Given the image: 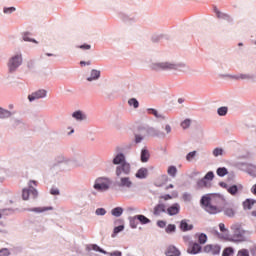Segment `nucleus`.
Returning a JSON list of instances; mask_svg holds the SVG:
<instances>
[{"label": "nucleus", "mask_w": 256, "mask_h": 256, "mask_svg": "<svg viewBox=\"0 0 256 256\" xmlns=\"http://www.w3.org/2000/svg\"><path fill=\"white\" fill-rule=\"evenodd\" d=\"M202 206H204L205 211L211 215H217L223 211V205H225V198L221 195H214L212 197L203 196L200 200Z\"/></svg>", "instance_id": "nucleus-1"}, {"label": "nucleus", "mask_w": 256, "mask_h": 256, "mask_svg": "<svg viewBox=\"0 0 256 256\" xmlns=\"http://www.w3.org/2000/svg\"><path fill=\"white\" fill-rule=\"evenodd\" d=\"M129 173H131V165L129 163L116 167V177L119 179L116 181L118 187H125L126 189L133 187V181H131L130 177L126 176Z\"/></svg>", "instance_id": "nucleus-2"}, {"label": "nucleus", "mask_w": 256, "mask_h": 256, "mask_svg": "<svg viewBox=\"0 0 256 256\" xmlns=\"http://www.w3.org/2000/svg\"><path fill=\"white\" fill-rule=\"evenodd\" d=\"M233 235L230 237L229 241L232 243H245L249 237V231L244 230L241 226L234 225L231 227Z\"/></svg>", "instance_id": "nucleus-3"}, {"label": "nucleus", "mask_w": 256, "mask_h": 256, "mask_svg": "<svg viewBox=\"0 0 256 256\" xmlns=\"http://www.w3.org/2000/svg\"><path fill=\"white\" fill-rule=\"evenodd\" d=\"M33 183V185H37V181L35 180H31L29 182V189L24 188L22 190V198L24 201H28L29 200V195H32V197L37 198L38 192L37 189L33 188V186L31 185Z\"/></svg>", "instance_id": "nucleus-4"}, {"label": "nucleus", "mask_w": 256, "mask_h": 256, "mask_svg": "<svg viewBox=\"0 0 256 256\" xmlns=\"http://www.w3.org/2000/svg\"><path fill=\"white\" fill-rule=\"evenodd\" d=\"M23 63V56L21 54H16L15 56L11 57L8 62V69L10 73L13 71H17V68Z\"/></svg>", "instance_id": "nucleus-5"}, {"label": "nucleus", "mask_w": 256, "mask_h": 256, "mask_svg": "<svg viewBox=\"0 0 256 256\" xmlns=\"http://www.w3.org/2000/svg\"><path fill=\"white\" fill-rule=\"evenodd\" d=\"M179 67H181V65H176L169 62H162L153 64L152 69H154V71H168L171 69H179Z\"/></svg>", "instance_id": "nucleus-6"}, {"label": "nucleus", "mask_w": 256, "mask_h": 256, "mask_svg": "<svg viewBox=\"0 0 256 256\" xmlns=\"http://www.w3.org/2000/svg\"><path fill=\"white\" fill-rule=\"evenodd\" d=\"M109 179L107 178H98L95 181L94 184V189H96V191H107V189H109Z\"/></svg>", "instance_id": "nucleus-7"}, {"label": "nucleus", "mask_w": 256, "mask_h": 256, "mask_svg": "<svg viewBox=\"0 0 256 256\" xmlns=\"http://www.w3.org/2000/svg\"><path fill=\"white\" fill-rule=\"evenodd\" d=\"M203 251L209 255H219V253H221V246L217 244H207L204 246Z\"/></svg>", "instance_id": "nucleus-8"}, {"label": "nucleus", "mask_w": 256, "mask_h": 256, "mask_svg": "<svg viewBox=\"0 0 256 256\" xmlns=\"http://www.w3.org/2000/svg\"><path fill=\"white\" fill-rule=\"evenodd\" d=\"M45 97H47V90H45V89H40V90H38V91L33 92L32 94H30V95L28 96V99H29V101H35V100H37V99H43V98H45Z\"/></svg>", "instance_id": "nucleus-9"}, {"label": "nucleus", "mask_w": 256, "mask_h": 256, "mask_svg": "<svg viewBox=\"0 0 256 256\" xmlns=\"http://www.w3.org/2000/svg\"><path fill=\"white\" fill-rule=\"evenodd\" d=\"M201 245L197 242H189L188 244V253H190V255H197V253H201Z\"/></svg>", "instance_id": "nucleus-10"}, {"label": "nucleus", "mask_w": 256, "mask_h": 256, "mask_svg": "<svg viewBox=\"0 0 256 256\" xmlns=\"http://www.w3.org/2000/svg\"><path fill=\"white\" fill-rule=\"evenodd\" d=\"M255 203H256L255 199L247 198L245 201L242 202V207L244 211H251Z\"/></svg>", "instance_id": "nucleus-11"}, {"label": "nucleus", "mask_w": 256, "mask_h": 256, "mask_svg": "<svg viewBox=\"0 0 256 256\" xmlns=\"http://www.w3.org/2000/svg\"><path fill=\"white\" fill-rule=\"evenodd\" d=\"M179 211H181V206L178 203H175L167 208V213L170 216L179 215Z\"/></svg>", "instance_id": "nucleus-12"}, {"label": "nucleus", "mask_w": 256, "mask_h": 256, "mask_svg": "<svg viewBox=\"0 0 256 256\" xmlns=\"http://www.w3.org/2000/svg\"><path fill=\"white\" fill-rule=\"evenodd\" d=\"M232 79H235L236 81L242 80V81H251V79H254L255 76L253 74H238L231 76Z\"/></svg>", "instance_id": "nucleus-13"}, {"label": "nucleus", "mask_w": 256, "mask_h": 256, "mask_svg": "<svg viewBox=\"0 0 256 256\" xmlns=\"http://www.w3.org/2000/svg\"><path fill=\"white\" fill-rule=\"evenodd\" d=\"M222 211H224V215L227 217H235V209L227 205V202L222 206Z\"/></svg>", "instance_id": "nucleus-14"}, {"label": "nucleus", "mask_w": 256, "mask_h": 256, "mask_svg": "<svg viewBox=\"0 0 256 256\" xmlns=\"http://www.w3.org/2000/svg\"><path fill=\"white\" fill-rule=\"evenodd\" d=\"M180 229L183 232L191 231L193 229V224H189V220H187V219L181 220Z\"/></svg>", "instance_id": "nucleus-15"}, {"label": "nucleus", "mask_w": 256, "mask_h": 256, "mask_svg": "<svg viewBox=\"0 0 256 256\" xmlns=\"http://www.w3.org/2000/svg\"><path fill=\"white\" fill-rule=\"evenodd\" d=\"M169 181V176L162 175L155 180L156 187H163Z\"/></svg>", "instance_id": "nucleus-16"}, {"label": "nucleus", "mask_w": 256, "mask_h": 256, "mask_svg": "<svg viewBox=\"0 0 256 256\" xmlns=\"http://www.w3.org/2000/svg\"><path fill=\"white\" fill-rule=\"evenodd\" d=\"M165 255L167 256H179L181 255V252L179 251V249H177V247L175 246H169L165 252Z\"/></svg>", "instance_id": "nucleus-17"}, {"label": "nucleus", "mask_w": 256, "mask_h": 256, "mask_svg": "<svg viewBox=\"0 0 256 256\" xmlns=\"http://www.w3.org/2000/svg\"><path fill=\"white\" fill-rule=\"evenodd\" d=\"M125 155L123 154H118L115 156V158L113 159V165H125Z\"/></svg>", "instance_id": "nucleus-18"}, {"label": "nucleus", "mask_w": 256, "mask_h": 256, "mask_svg": "<svg viewBox=\"0 0 256 256\" xmlns=\"http://www.w3.org/2000/svg\"><path fill=\"white\" fill-rule=\"evenodd\" d=\"M214 12L216 13L218 19H225L226 21H233V19H231V16L229 14H225L221 11H219V9L214 8Z\"/></svg>", "instance_id": "nucleus-19"}, {"label": "nucleus", "mask_w": 256, "mask_h": 256, "mask_svg": "<svg viewBox=\"0 0 256 256\" xmlns=\"http://www.w3.org/2000/svg\"><path fill=\"white\" fill-rule=\"evenodd\" d=\"M86 251H98L99 253L107 254V251L101 249L97 244H89L86 246Z\"/></svg>", "instance_id": "nucleus-20"}, {"label": "nucleus", "mask_w": 256, "mask_h": 256, "mask_svg": "<svg viewBox=\"0 0 256 256\" xmlns=\"http://www.w3.org/2000/svg\"><path fill=\"white\" fill-rule=\"evenodd\" d=\"M203 187H206L207 189H209V187H211V183L209 181H207L205 178H202L201 180H198V182H197L198 189H203Z\"/></svg>", "instance_id": "nucleus-21"}, {"label": "nucleus", "mask_w": 256, "mask_h": 256, "mask_svg": "<svg viewBox=\"0 0 256 256\" xmlns=\"http://www.w3.org/2000/svg\"><path fill=\"white\" fill-rule=\"evenodd\" d=\"M149 171L147 170V168H140L137 173H136V177L137 179H145V177H147Z\"/></svg>", "instance_id": "nucleus-22"}, {"label": "nucleus", "mask_w": 256, "mask_h": 256, "mask_svg": "<svg viewBox=\"0 0 256 256\" xmlns=\"http://www.w3.org/2000/svg\"><path fill=\"white\" fill-rule=\"evenodd\" d=\"M149 157H151V155L149 154V150H147L146 148L142 149L141 151L142 163H147V161H149Z\"/></svg>", "instance_id": "nucleus-23"}, {"label": "nucleus", "mask_w": 256, "mask_h": 256, "mask_svg": "<svg viewBox=\"0 0 256 256\" xmlns=\"http://www.w3.org/2000/svg\"><path fill=\"white\" fill-rule=\"evenodd\" d=\"M99 77H101V72L94 69L91 71V77H88L87 81H96V79H99Z\"/></svg>", "instance_id": "nucleus-24"}, {"label": "nucleus", "mask_w": 256, "mask_h": 256, "mask_svg": "<svg viewBox=\"0 0 256 256\" xmlns=\"http://www.w3.org/2000/svg\"><path fill=\"white\" fill-rule=\"evenodd\" d=\"M161 213H165V204H157L154 207V215H161Z\"/></svg>", "instance_id": "nucleus-25"}, {"label": "nucleus", "mask_w": 256, "mask_h": 256, "mask_svg": "<svg viewBox=\"0 0 256 256\" xmlns=\"http://www.w3.org/2000/svg\"><path fill=\"white\" fill-rule=\"evenodd\" d=\"M136 218L138 219L139 223H141V225H147L148 223H151V220L145 215H136Z\"/></svg>", "instance_id": "nucleus-26"}, {"label": "nucleus", "mask_w": 256, "mask_h": 256, "mask_svg": "<svg viewBox=\"0 0 256 256\" xmlns=\"http://www.w3.org/2000/svg\"><path fill=\"white\" fill-rule=\"evenodd\" d=\"M9 117H11V112L0 107V119H9Z\"/></svg>", "instance_id": "nucleus-27"}, {"label": "nucleus", "mask_w": 256, "mask_h": 256, "mask_svg": "<svg viewBox=\"0 0 256 256\" xmlns=\"http://www.w3.org/2000/svg\"><path fill=\"white\" fill-rule=\"evenodd\" d=\"M196 237L200 245H205V243H207V234H196Z\"/></svg>", "instance_id": "nucleus-28"}, {"label": "nucleus", "mask_w": 256, "mask_h": 256, "mask_svg": "<svg viewBox=\"0 0 256 256\" xmlns=\"http://www.w3.org/2000/svg\"><path fill=\"white\" fill-rule=\"evenodd\" d=\"M72 117L77 121H83L86 117L81 111H76L72 114Z\"/></svg>", "instance_id": "nucleus-29"}, {"label": "nucleus", "mask_w": 256, "mask_h": 256, "mask_svg": "<svg viewBox=\"0 0 256 256\" xmlns=\"http://www.w3.org/2000/svg\"><path fill=\"white\" fill-rule=\"evenodd\" d=\"M111 213L114 217H121L123 215V208L116 207L112 209Z\"/></svg>", "instance_id": "nucleus-30"}, {"label": "nucleus", "mask_w": 256, "mask_h": 256, "mask_svg": "<svg viewBox=\"0 0 256 256\" xmlns=\"http://www.w3.org/2000/svg\"><path fill=\"white\" fill-rule=\"evenodd\" d=\"M235 254V250L233 247H227L223 250L222 256H233Z\"/></svg>", "instance_id": "nucleus-31"}, {"label": "nucleus", "mask_w": 256, "mask_h": 256, "mask_svg": "<svg viewBox=\"0 0 256 256\" xmlns=\"http://www.w3.org/2000/svg\"><path fill=\"white\" fill-rule=\"evenodd\" d=\"M216 173H217L218 177H225V175H227V173H229V171L227 170V168L222 167V168H218Z\"/></svg>", "instance_id": "nucleus-32"}, {"label": "nucleus", "mask_w": 256, "mask_h": 256, "mask_svg": "<svg viewBox=\"0 0 256 256\" xmlns=\"http://www.w3.org/2000/svg\"><path fill=\"white\" fill-rule=\"evenodd\" d=\"M51 209H53V208H51V207H43V208L37 207V208H32L30 211H33L34 213H43L44 211H50Z\"/></svg>", "instance_id": "nucleus-33"}, {"label": "nucleus", "mask_w": 256, "mask_h": 256, "mask_svg": "<svg viewBox=\"0 0 256 256\" xmlns=\"http://www.w3.org/2000/svg\"><path fill=\"white\" fill-rule=\"evenodd\" d=\"M168 175H170V177H176L177 176V167L175 166H170L167 170Z\"/></svg>", "instance_id": "nucleus-34"}, {"label": "nucleus", "mask_w": 256, "mask_h": 256, "mask_svg": "<svg viewBox=\"0 0 256 256\" xmlns=\"http://www.w3.org/2000/svg\"><path fill=\"white\" fill-rule=\"evenodd\" d=\"M137 221H138L137 215L130 218V227L132 229H137V225H139V222H137Z\"/></svg>", "instance_id": "nucleus-35"}, {"label": "nucleus", "mask_w": 256, "mask_h": 256, "mask_svg": "<svg viewBox=\"0 0 256 256\" xmlns=\"http://www.w3.org/2000/svg\"><path fill=\"white\" fill-rule=\"evenodd\" d=\"M128 105H130V107H134V109H137L139 107V101H137L135 98L129 99Z\"/></svg>", "instance_id": "nucleus-36"}, {"label": "nucleus", "mask_w": 256, "mask_h": 256, "mask_svg": "<svg viewBox=\"0 0 256 256\" xmlns=\"http://www.w3.org/2000/svg\"><path fill=\"white\" fill-rule=\"evenodd\" d=\"M228 193H230V195H235L236 193H238L239 188L237 187V185H232L227 189Z\"/></svg>", "instance_id": "nucleus-37"}, {"label": "nucleus", "mask_w": 256, "mask_h": 256, "mask_svg": "<svg viewBox=\"0 0 256 256\" xmlns=\"http://www.w3.org/2000/svg\"><path fill=\"white\" fill-rule=\"evenodd\" d=\"M236 256H251V255L249 254V250L242 248L238 250Z\"/></svg>", "instance_id": "nucleus-38"}, {"label": "nucleus", "mask_w": 256, "mask_h": 256, "mask_svg": "<svg viewBox=\"0 0 256 256\" xmlns=\"http://www.w3.org/2000/svg\"><path fill=\"white\" fill-rule=\"evenodd\" d=\"M227 111H228V108L227 107H220L218 108V115H220V117H225V115H227Z\"/></svg>", "instance_id": "nucleus-39"}, {"label": "nucleus", "mask_w": 256, "mask_h": 256, "mask_svg": "<svg viewBox=\"0 0 256 256\" xmlns=\"http://www.w3.org/2000/svg\"><path fill=\"white\" fill-rule=\"evenodd\" d=\"M176 229H177V226H175V224H169L166 227L165 231L166 233H175Z\"/></svg>", "instance_id": "nucleus-40"}, {"label": "nucleus", "mask_w": 256, "mask_h": 256, "mask_svg": "<svg viewBox=\"0 0 256 256\" xmlns=\"http://www.w3.org/2000/svg\"><path fill=\"white\" fill-rule=\"evenodd\" d=\"M147 133L148 135H151V137H159V132H157L155 128H148Z\"/></svg>", "instance_id": "nucleus-41"}, {"label": "nucleus", "mask_w": 256, "mask_h": 256, "mask_svg": "<svg viewBox=\"0 0 256 256\" xmlns=\"http://www.w3.org/2000/svg\"><path fill=\"white\" fill-rule=\"evenodd\" d=\"M148 113L150 115H154V117H156L157 119H161V117H163V116L159 115V112H157L156 109H153V108H149Z\"/></svg>", "instance_id": "nucleus-42"}, {"label": "nucleus", "mask_w": 256, "mask_h": 256, "mask_svg": "<svg viewBox=\"0 0 256 256\" xmlns=\"http://www.w3.org/2000/svg\"><path fill=\"white\" fill-rule=\"evenodd\" d=\"M181 127L183 129H189V127H191V119H185L182 123H181Z\"/></svg>", "instance_id": "nucleus-43"}, {"label": "nucleus", "mask_w": 256, "mask_h": 256, "mask_svg": "<svg viewBox=\"0 0 256 256\" xmlns=\"http://www.w3.org/2000/svg\"><path fill=\"white\" fill-rule=\"evenodd\" d=\"M195 155H197V151L189 152L186 155V160L189 161V162L193 161V159H195Z\"/></svg>", "instance_id": "nucleus-44"}, {"label": "nucleus", "mask_w": 256, "mask_h": 256, "mask_svg": "<svg viewBox=\"0 0 256 256\" xmlns=\"http://www.w3.org/2000/svg\"><path fill=\"white\" fill-rule=\"evenodd\" d=\"M214 177H215V174L212 171H210L204 176V179L209 182V181H213Z\"/></svg>", "instance_id": "nucleus-45"}, {"label": "nucleus", "mask_w": 256, "mask_h": 256, "mask_svg": "<svg viewBox=\"0 0 256 256\" xmlns=\"http://www.w3.org/2000/svg\"><path fill=\"white\" fill-rule=\"evenodd\" d=\"M214 157H219V155H223V148H215L213 150Z\"/></svg>", "instance_id": "nucleus-46"}, {"label": "nucleus", "mask_w": 256, "mask_h": 256, "mask_svg": "<svg viewBox=\"0 0 256 256\" xmlns=\"http://www.w3.org/2000/svg\"><path fill=\"white\" fill-rule=\"evenodd\" d=\"M11 255V252L7 248H3L0 250V256H9Z\"/></svg>", "instance_id": "nucleus-47"}, {"label": "nucleus", "mask_w": 256, "mask_h": 256, "mask_svg": "<svg viewBox=\"0 0 256 256\" xmlns=\"http://www.w3.org/2000/svg\"><path fill=\"white\" fill-rule=\"evenodd\" d=\"M23 40H24V41H30V42H32V43H37V41H36L35 39L29 38V33H25V34L23 35Z\"/></svg>", "instance_id": "nucleus-48"}, {"label": "nucleus", "mask_w": 256, "mask_h": 256, "mask_svg": "<svg viewBox=\"0 0 256 256\" xmlns=\"http://www.w3.org/2000/svg\"><path fill=\"white\" fill-rule=\"evenodd\" d=\"M106 255H109V256H122L123 254L121 253V251H114V252H106Z\"/></svg>", "instance_id": "nucleus-49"}, {"label": "nucleus", "mask_w": 256, "mask_h": 256, "mask_svg": "<svg viewBox=\"0 0 256 256\" xmlns=\"http://www.w3.org/2000/svg\"><path fill=\"white\" fill-rule=\"evenodd\" d=\"M125 227L123 225L117 226L114 228V234L117 235V233H121Z\"/></svg>", "instance_id": "nucleus-50"}, {"label": "nucleus", "mask_w": 256, "mask_h": 256, "mask_svg": "<svg viewBox=\"0 0 256 256\" xmlns=\"http://www.w3.org/2000/svg\"><path fill=\"white\" fill-rule=\"evenodd\" d=\"M107 213V210L104 208H98L96 209V215H105Z\"/></svg>", "instance_id": "nucleus-51"}, {"label": "nucleus", "mask_w": 256, "mask_h": 256, "mask_svg": "<svg viewBox=\"0 0 256 256\" xmlns=\"http://www.w3.org/2000/svg\"><path fill=\"white\" fill-rule=\"evenodd\" d=\"M16 11L15 7H8V8H4V13H13Z\"/></svg>", "instance_id": "nucleus-52"}, {"label": "nucleus", "mask_w": 256, "mask_h": 256, "mask_svg": "<svg viewBox=\"0 0 256 256\" xmlns=\"http://www.w3.org/2000/svg\"><path fill=\"white\" fill-rule=\"evenodd\" d=\"M157 225H158V227L163 229L167 225V222H165L163 220H160V221L157 222Z\"/></svg>", "instance_id": "nucleus-53"}, {"label": "nucleus", "mask_w": 256, "mask_h": 256, "mask_svg": "<svg viewBox=\"0 0 256 256\" xmlns=\"http://www.w3.org/2000/svg\"><path fill=\"white\" fill-rule=\"evenodd\" d=\"M143 141V137L139 134H135V143H141Z\"/></svg>", "instance_id": "nucleus-54"}, {"label": "nucleus", "mask_w": 256, "mask_h": 256, "mask_svg": "<svg viewBox=\"0 0 256 256\" xmlns=\"http://www.w3.org/2000/svg\"><path fill=\"white\" fill-rule=\"evenodd\" d=\"M78 49L89 50V49H91V45H89V44L80 45V46H78Z\"/></svg>", "instance_id": "nucleus-55"}, {"label": "nucleus", "mask_w": 256, "mask_h": 256, "mask_svg": "<svg viewBox=\"0 0 256 256\" xmlns=\"http://www.w3.org/2000/svg\"><path fill=\"white\" fill-rule=\"evenodd\" d=\"M50 193H51V195H59V189H57V188H52V189L50 190Z\"/></svg>", "instance_id": "nucleus-56"}, {"label": "nucleus", "mask_w": 256, "mask_h": 256, "mask_svg": "<svg viewBox=\"0 0 256 256\" xmlns=\"http://www.w3.org/2000/svg\"><path fill=\"white\" fill-rule=\"evenodd\" d=\"M219 229L222 233H225V231H227V229L225 228V224L224 223H220L219 224Z\"/></svg>", "instance_id": "nucleus-57"}, {"label": "nucleus", "mask_w": 256, "mask_h": 256, "mask_svg": "<svg viewBox=\"0 0 256 256\" xmlns=\"http://www.w3.org/2000/svg\"><path fill=\"white\" fill-rule=\"evenodd\" d=\"M183 240H184V242L187 243V245H189V243H193V241H191V237H189V236H184Z\"/></svg>", "instance_id": "nucleus-58"}, {"label": "nucleus", "mask_w": 256, "mask_h": 256, "mask_svg": "<svg viewBox=\"0 0 256 256\" xmlns=\"http://www.w3.org/2000/svg\"><path fill=\"white\" fill-rule=\"evenodd\" d=\"M184 201H191V194H183Z\"/></svg>", "instance_id": "nucleus-59"}, {"label": "nucleus", "mask_w": 256, "mask_h": 256, "mask_svg": "<svg viewBox=\"0 0 256 256\" xmlns=\"http://www.w3.org/2000/svg\"><path fill=\"white\" fill-rule=\"evenodd\" d=\"M165 131H166L167 135H169V133H171V126L169 124H167L165 126Z\"/></svg>", "instance_id": "nucleus-60"}, {"label": "nucleus", "mask_w": 256, "mask_h": 256, "mask_svg": "<svg viewBox=\"0 0 256 256\" xmlns=\"http://www.w3.org/2000/svg\"><path fill=\"white\" fill-rule=\"evenodd\" d=\"M251 193L256 196V184H254L251 188Z\"/></svg>", "instance_id": "nucleus-61"}, {"label": "nucleus", "mask_w": 256, "mask_h": 256, "mask_svg": "<svg viewBox=\"0 0 256 256\" xmlns=\"http://www.w3.org/2000/svg\"><path fill=\"white\" fill-rule=\"evenodd\" d=\"M80 65H91V61L85 62V61H81Z\"/></svg>", "instance_id": "nucleus-62"}, {"label": "nucleus", "mask_w": 256, "mask_h": 256, "mask_svg": "<svg viewBox=\"0 0 256 256\" xmlns=\"http://www.w3.org/2000/svg\"><path fill=\"white\" fill-rule=\"evenodd\" d=\"M251 216H252V217H256V210H253V211L251 212Z\"/></svg>", "instance_id": "nucleus-63"}, {"label": "nucleus", "mask_w": 256, "mask_h": 256, "mask_svg": "<svg viewBox=\"0 0 256 256\" xmlns=\"http://www.w3.org/2000/svg\"><path fill=\"white\" fill-rule=\"evenodd\" d=\"M173 184H170L169 186L166 187V189H173Z\"/></svg>", "instance_id": "nucleus-64"}]
</instances>
